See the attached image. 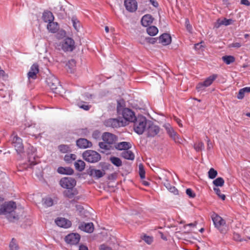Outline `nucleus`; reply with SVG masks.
I'll return each instance as SVG.
<instances>
[{"mask_svg":"<svg viewBox=\"0 0 250 250\" xmlns=\"http://www.w3.org/2000/svg\"><path fill=\"white\" fill-rule=\"evenodd\" d=\"M146 130L147 131L148 136L154 137L159 132L160 128L158 126L149 122Z\"/></svg>","mask_w":250,"mask_h":250,"instance_id":"nucleus-13","label":"nucleus"},{"mask_svg":"<svg viewBox=\"0 0 250 250\" xmlns=\"http://www.w3.org/2000/svg\"><path fill=\"white\" fill-rule=\"evenodd\" d=\"M207 148L208 149H210L212 147V145L211 143L210 142V140L207 137Z\"/></svg>","mask_w":250,"mask_h":250,"instance_id":"nucleus-62","label":"nucleus"},{"mask_svg":"<svg viewBox=\"0 0 250 250\" xmlns=\"http://www.w3.org/2000/svg\"><path fill=\"white\" fill-rule=\"evenodd\" d=\"M185 24L187 30L189 32H191L192 28L191 25L190 24L189 21L188 19H186Z\"/></svg>","mask_w":250,"mask_h":250,"instance_id":"nucleus-54","label":"nucleus"},{"mask_svg":"<svg viewBox=\"0 0 250 250\" xmlns=\"http://www.w3.org/2000/svg\"><path fill=\"white\" fill-rule=\"evenodd\" d=\"M67 67V70L68 72L74 73L76 69V62L74 60L72 59L68 61L66 64Z\"/></svg>","mask_w":250,"mask_h":250,"instance_id":"nucleus-30","label":"nucleus"},{"mask_svg":"<svg viewBox=\"0 0 250 250\" xmlns=\"http://www.w3.org/2000/svg\"><path fill=\"white\" fill-rule=\"evenodd\" d=\"M225 181L222 177H218L213 181V184L216 187H222Z\"/></svg>","mask_w":250,"mask_h":250,"instance_id":"nucleus-41","label":"nucleus"},{"mask_svg":"<svg viewBox=\"0 0 250 250\" xmlns=\"http://www.w3.org/2000/svg\"><path fill=\"white\" fill-rule=\"evenodd\" d=\"M59 150L62 153H67L70 151V147L69 146L65 145H62L59 146Z\"/></svg>","mask_w":250,"mask_h":250,"instance_id":"nucleus-45","label":"nucleus"},{"mask_svg":"<svg viewBox=\"0 0 250 250\" xmlns=\"http://www.w3.org/2000/svg\"><path fill=\"white\" fill-rule=\"evenodd\" d=\"M217 175V171L213 168H211L208 172V177L211 179H214Z\"/></svg>","mask_w":250,"mask_h":250,"instance_id":"nucleus-46","label":"nucleus"},{"mask_svg":"<svg viewBox=\"0 0 250 250\" xmlns=\"http://www.w3.org/2000/svg\"><path fill=\"white\" fill-rule=\"evenodd\" d=\"M147 43L153 44L156 42V39L151 37H147Z\"/></svg>","mask_w":250,"mask_h":250,"instance_id":"nucleus-59","label":"nucleus"},{"mask_svg":"<svg viewBox=\"0 0 250 250\" xmlns=\"http://www.w3.org/2000/svg\"><path fill=\"white\" fill-rule=\"evenodd\" d=\"M104 125L107 127L115 128L125 126V123H124L123 119L121 118H110L105 120Z\"/></svg>","mask_w":250,"mask_h":250,"instance_id":"nucleus-9","label":"nucleus"},{"mask_svg":"<svg viewBox=\"0 0 250 250\" xmlns=\"http://www.w3.org/2000/svg\"><path fill=\"white\" fill-rule=\"evenodd\" d=\"M122 115L125 122L124 123L126 124V122H133L137 117L135 116L134 113L130 109L125 108L123 109L122 112Z\"/></svg>","mask_w":250,"mask_h":250,"instance_id":"nucleus-12","label":"nucleus"},{"mask_svg":"<svg viewBox=\"0 0 250 250\" xmlns=\"http://www.w3.org/2000/svg\"><path fill=\"white\" fill-rule=\"evenodd\" d=\"M218 22L219 25H224L225 26H228L231 24L233 23V21L231 19H227L226 18H224L221 21H218Z\"/></svg>","mask_w":250,"mask_h":250,"instance_id":"nucleus-42","label":"nucleus"},{"mask_svg":"<svg viewBox=\"0 0 250 250\" xmlns=\"http://www.w3.org/2000/svg\"><path fill=\"white\" fill-rule=\"evenodd\" d=\"M211 218L215 227L218 229L221 233H225L228 230V227L226 221L221 216L216 213H213Z\"/></svg>","mask_w":250,"mask_h":250,"instance_id":"nucleus-3","label":"nucleus"},{"mask_svg":"<svg viewBox=\"0 0 250 250\" xmlns=\"http://www.w3.org/2000/svg\"><path fill=\"white\" fill-rule=\"evenodd\" d=\"M11 140L18 154L22 153L24 151V147L21 139L17 135L13 134L11 137Z\"/></svg>","mask_w":250,"mask_h":250,"instance_id":"nucleus-7","label":"nucleus"},{"mask_svg":"<svg viewBox=\"0 0 250 250\" xmlns=\"http://www.w3.org/2000/svg\"><path fill=\"white\" fill-rule=\"evenodd\" d=\"M55 223L57 226L63 228H68L71 225V223L68 220L64 218H58L55 220Z\"/></svg>","mask_w":250,"mask_h":250,"instance_id":"nucleus-18","label":"nucleus"},{"mask_svg":"<svg viewBox=\"0 0 250 250\" xmlns=\"http://www.w3.org/2000/svg\"><path fill=\"white\" fill-rule=\"evenodd\" d=\"M9 248L10 250H19L18 245L14 238L12 239L9 244Z\"/></svg>","mask_w":250,"mask_h":250,"instance_id":"nucleus-43","label":"nucleus"},{"mask_svg":"<svg viewBox=\"0 0 250 250\" xmlns=\"http://www.w3.org/2000/svg\"><path fill=\"white\" fill-rule=\"evenodd\" d=\"M159 42L164 45L170 44L171 42V38L169 34L164 33L159 38Z\"/></svg>","mask_w":250,"mask_h":250,"instance_id":"nucleus-22","label":"nucleus"},{"mask_svg":"<svg viewBox=\"0 0 250 250\" xmlns=\"http://www.w3.org/2000/svg\"><path fill=\"white\" fill-rule=\"evenodd\" d=\"M174 119V120L176 122V123L178 124V125L180 127L183 126V125L182 124V121L180 119H178V118H177L176 117H175Z\"/></svg>","mask_w":250,"mask_h":250,"instance_id":"nucleus-63","label":"nucleus"},{"mask_svg":"<svg viewBox=\"0 0 250 250\" xmlns=\"http://www.w3.org/2000/svg\"><path fill=\"white\" fill-rule=\"evenodd\" d=\"M60 45L62 49L64 52H71L75 48L74 41L69 37L64 39L61 42Z\"/></svg>","mask_w":250,"mask_h":250,"instance_id":"nucleus-6","label":"nucleus"},{"mask_svg":"<svg viewBox=\"0 0 250 250\" xmlns=\"http://www.w3.org/2000/svg\"><path fill=\"white\" fill-rule=\"evenodd\" d=\"M42 19L45 22L53 21L54 19L53 14L50 11H45L43 13Z\"/></svg>","mask_w":250,"mask_h":250,"instance_id":"nucleus-27","label":"nucleus"},{"mask_svg":"<svg viewBox=\"0 0 250 250\" xmlns=\"http://www.w3.org/2000/svg\"><path fill=\"white\" fill-rule=\"evenodd\" d=\"M27 131L30 132V135L35 136L36 137H37L36 133H39L38 134H40L38 126H36V125L29 126L27 128Z\"/></svg>","mask_w":250,"mask_h":250,"instance_id":"nucleus-32","label":"nucleus"},{"mask_svg":"<svg viewBox=\"0 0 250 250\" xmlns=\"http://www.w3.org/2000/svg\"><path fill=\"white\" fill-rule=\"evenodd\" d=\"M74 166L75 167V168L79 171H82L84 170L85 168V163L81 160H78L76 162H75L74 164Z\"/></svg>","mask_w":250,"mask_h":250,"instance_id":"nucleus-33","label":"nucleus"},{"mask_svg":"<svg viewBox=\"0 0 250 250\" xmlns=\"http://www.w3.org/2000/svg\"><path fill=\"white\" fill-rule=\"evenodd\" d=\"M124 4L126 9L130 12H135L138 7L137 2L136 0H125Z\"/></svg>","mask_w":250,"mask_h":250,"instance_id":"nucleus-15","label":"nucleus"},{"mask_svg":"<svg viewBox=\"0 0 250 250\" xmlns=\"http://www.w3.org/2000/svg\"><path fill=\"white\" fill-rule=\"evenodd\" d=\"M222 60L227 64L229 65L235 62V58L230 55H226L223 56L222 58Z\"/></svg>","mask_w":250,"mask_h":250,"instance_id":"nucleus-35","label":"nucleus"},{"mask_svg":"<svg viewBox=\"0 0 250 250\" xmlns=\"http://www.w3.org/2000/svg\"><path fill=\"white\" fill-rule=\"evenodd\" d=\"M115 147L118 150L125 151L129 149L131 147V145L129 142H122L116 144Z\"/></svg>","mask_w":250,"mask_h":250,"instance_id":"nucleus-24","label":"nucleus"},{"mask_svg":"<svg viewBox=\"0 0 250 250\" xmlns=\"http://www.w3.org/2000/svg\"><path fill=\"white\" fill-rule=\"evenodd\" d=\"M99 250H112L110 247H108V246H107L105 244L101 245L100 247Z\"/></svg>","mask_w":250,"mask_h":250,"instance_id":"nucleus-57","label":"nucleus"},{"mask_svg":"<svg viewBox=\"0 0 250 250\" xmlns=\"http://www.w3.org/2000/svg\"><path fill=\"white\" fill-rule=\"evenodd\" d=\"M77 158L76 155L74 154H68L65 155L64 160L67 163H71Z\"/></svg>","mask_w":250,"mask_h":250,"instance_id":"nucleus-38","label":"nucleus"},{"mask_svg":"<svg viewBox=\"0 0 250 250\" xmlns=\"http://www.w3.org/2000/svg\"><path fill=\"white\" fill-rule=\"evenodd\" d=\"M139 175L141 179L145 178V171L143 165L140 164L139 166Z\"/></svg>","mask_w":250,"mask_h":250,"instance_id":"nucleus-50","label":"nucleus"},{"mask_svg":"<svg viewBox=\"0 0 250 250\" xmlns=\"http://www.w3.org/2000/svg\"><path fill=\"white\" fill-rule=\"evenodd\" d=\"M47 28L49 32L56 33L59 30V26L57 22L53 21L48 23Z\"/></svg>","mask_w":250,"mask_h":250,"instance_id":"nucleus-26","label":"nucleus"},{"mask_svg":"<svg viewBox=\"0 0 250 250\" xmlns=\"http://www.w3.org/2000/svg\"><path fill=\"white\" fill-rule=\"evenodd\" d=\"M142 239L148 245L151 244L152 243L153 240L152 237L146 235V234L144 235L142 237Z\"/></svg>","mask_w":250,"mask_h":250,"instance_id":"nucleus-48","label":"nucleus"},{"mask_svg":"<svg viewBox=\"0 0 250 250\" xmlns=\"http://www.w3.org/2000/svg\"><path fill=\"white\" fill-rule=\"evenodd\" d=\"M71 21L74 28L76 31H79L81 28V24L80 21L75 17H72Z\"/></svg>","mask_w":250,"mask_h":250,"instance_id":"nucleus-40","label":"nucleus"},{"mask_svg":"<svg viewBox=\"0 0 250 250\" xmlns=\"http://www.w3.org/2000/svg\"><path fill=\"white\" fill-rule=\"evenodd\" d=\"M79 228L81 230L88 233H91L94 230V226L92 223H82L80 225Z\"/></svg>","mask_w":250,"mask_h":250,"instance_id":"nucleus-23","label":"nucleus"},{"mask_svg":"<svg viewBox=\"0 0 250 250\" xmlns=\"http://www.w3.org/2000/svg\"><path fill=\"white\" fill-rule=\"evenodd\" d=\"M80 240V235L78 233H71L67 235L65 238V242L70 245L78 244Z\"/></svg>","mask_w":250,"mask_h":250,"instance_id":"nucleus-14","label":"nucleus"},{"mask_svg":"<svg viewBox=\"0 0 250 250\" xmlns=\"http://www.w3.org/2000/svg\"><path fill=\"white\" fill-rule=\"evenodd\" d=\"M147 37L144 36H141L139 39V42L142 44H145L147 43Z\"/></svg>","mask_w":250,"mask_h":250,"instance_id":"nucleus-56","label":"nucleus"},{"mask_svg":"<svg viewBox=\"0 0 250 250\" xmlns=\"http://www.w3.org/2000/svg\"><path fill=\"white\" fill-rule=\"evenodd\" d=\"M99 146L100 148L105 150H110L111 148V145L104 141V142L99 143Z\"/></svg>","mask_w":250,"mask_h":250,"instance_id":"nucleus-44","label":"nucleus"},{"mask_svg":"<svg viewBox=\"0 0 250 250\" xmlns=\"http://www.w3.org/2000/svg\"><path fill=\"white\" fill-rule=\"evenodd\" d=\"M146 31L148 35L154 36L158 33V29L155 26H150L147 28Z\"/></svg>","mask_w":250,"mask_h":250,"instance_id":"nucleus-36","label":"nucleus"},{"mask_svg":"<svg viewBox=\"0 0 250 250\" xmlns=\"http://www.w3.org/2000/svg\"><path fill=\"white\" fill-rule=\"evenodd\" d=\"M186 193L190 198H194L196 196L195 192L191 188L186 189Z\"/></svg>","mask_w":250,"mask_h":250,"instance_id":"nucleus-52","label":"nucleus"},{"mask_svg":"<svg viewBox=\"0 0 250 250\" xmlns=\"http://www.w3.org/2000/svg\"><path fill=\"white\" fill-rule=\"evenodd\" d=\"M102 139L104 142L110 145L114 144L117 140L115 135L109 132H104L102 135Z\"/></svg>","mask_w":250,"mask_h":250,"instance_id":"nucleus-17","label":"nucleus"},{"mask_svg":"<svg viewBox=\"0 0 250 250\" xmlns=\"http://www.w3.org/2000/svg\"><path fill=\"white\" fill-rule=\"evenodd\" d=\"M134 131L138 134H142L146 129L149 122L146 118L142 115L138 116L133 122Z\"/></svg>","mask_w":250,"mask_h":250,"instance_id":"nucleus-2","label":"nucleus"},{"mask_svg":"<svg viewBox=\"0 0 250 250\" xmlns=\"http://www.w3.org/2000/svg\"><path fill=\"white\" fill-rule=\"evenodd\" d=\"M83 157L85 161L91 163L98 162L101 159V155L95 151L87 150L83 153Z\"/></svg>","mask_w":250,"mask_h":250,"instance_id":"nucleus-4","label":"nucleus"},{"mask_svg":"<svg viewBox=\"0 0 250 250\" xmlns=\"http://www.w3.org/2000/svg\"><path fill=\"white\" fill-rule=\"evenodd\" d=\"M58 202V198L56 197H54L53 198L50 197H46L42 199L43 205L45 207H50Z\"/></svg>","mask_w":250,"mask_h":250,"instance_id":"nucleus-21","label":"nucleus"},{"mask_svg":"<svg viewBox=\"0 0 250 250\" xmlns=\"http://www.w3.org/2000/svg\"><path fill=\"white\" fill-rule=\"evenodd\" d=\"M48 86L50 88L55 90L57 89L58 86L59 85V80L54 76H51L47 80Z\"/></svg>","mask_w":250,"mask_h":250,"instance_id":"nucleus-20","label":"nucleus"},{"mask_svg":"<svg viewBox=\"0 0 250 250\" xmlns=\"http://www.w3.org/2000/svg\"><path fill=\"white\" fill-rule=\"evenodd\" d=\"M16 208V204L14 202H4L0 209V215H4L9 221H13L18 219V215L15 212Z\"/></svg>","mask_w":250,"mask_h":250,"instance_id":"nucleus-1","label":"nucleus"},{"mask_svg":"<svg viewBox=\"0 0 250 250\" xmlns=\"http://www.w3.org/2000/svg\"><path fill=\"white\" fill-rule=\"evenodd\" d=\"M77 105L80 108H82L85 111H88L90 109L91 106L86 104L84 102H80L77 103Z\"/></svg>","mask_w":250,"mask_h":250,"instance_id":"nucleus-37","label":"nucleus"},{"mask_svg":"<svg viewBox=\"0 0 250 250\" xmlns=\"http://www.w3.org/2000/svg\"><path fill=\"white\" fill-rule=\"evenodd\" d=\"M213 190L215 192L216 194L222 200H225L226 198V196L224 194H222L221 193V191L220 189L218 188H214Z\"/></svg>","mask_w":250,"mask_h":250,"instance_id":"nucleus-49","label":"nucleus"},{"mask_svg":"<svg viewBox=\"0 0 250 250\" xmlns=\"http://www.w3.org/2000/svg\"><path fill=\"white\" fill-rule=\"evenodd\" d=\"M83 96H84V99L85 100H88L91 99L92 98V95L91 94H90L88 93L85 94Z\"/></svg>","mask_w":250,"mask_h":250,"instance_id":"nucleus-64","label":"nucleus"},{"mask_svg":"<svg viewBox=\"0 0 250 250\" xmlns=\"http://www.w3.org/2000/svg\"><path fill=\"white\" fill-rule=\"evenodd\" d=\"M153 20V19L150 15H145L141 19L142 24L145 27L149 26L152 23Z\"/></svg>","mask_w":250,"mask_h":250,"instance_id":"nucleus-25","label":"nucleus"},{"mask_svg":"<svg viewBox=\"0 0 250 250\" xmlns=\"http://www.w3.org/2000/svg\"><path fill=\"white\" fill-rule=\"evenodd\" d=\"M163 127L165 129L169 137L176 143L180 144L182 142V139L175 131L173 127L168 123L165 124Z\"/></svg>","mask_w":250,"mask_h":250,"instance_id":"nucleus-5","label":"nucleus"},{"mask_svg":"<svg viewBox=\"0 0 250 250\" xmlns=\"http://www.w3.org/2000/svg\"><path fill=\"white\" fill-rule=\"evenodd\" d=\"M240 3L241 4H243L246 6L250 5V2H249V1L248 0H241L240 1Z\"/></svg>","mask_w":250,"mask_h":250,"instance_id":"nucleus-61","label":"nucleus"},{"mask_svg":"<svg viewBox=\"0 0 250 250\" xmlns=\"http://www.w3.org/2000/svg\"><path fill=\"white\" fill-rule=\"evenodd\" d=\"M217 78V75L213 74L208 77L203 82L199 83L196 86L198 92L204 91L206 87L210 86Z\"/></svg>","mask_w":250,"mask_h":250,"instance_id":"nucleus-8","label":"nucleus"},{"mask_svg":"<svg viewBox=\"0 0 250 250\" xmlns=\"http://www.w3.org/2000/svg\"><path fill=\"white\" fill-rule=\"evenodd\" d=\"M59 173L62 174L71 175L73 173V170L70 167H59L57 169Z\"/></svg>","mask_w":250,"mask_h":250,"instance_id":"nucleus-28","label":"nucleus"},{"mask_svg":"<svg viewBox=\"0 0 250 250\" xmlns=\"http://www.w3.org/2000/svg\"><path fill=\"white\" fill-rule=\"evenodd\" d=\"M194 149L197 151H200L204 148V145L202 142L196 143L194 145Z\"/></svg>","mask_w":250,"mask_h":250,"instance_id":"nucleus-47","label":"nucleus"},{"mask_svg":"<svg viewBox=\"0 0 250 250\" xmlns=\"http://www.w3.org/2000/svg\"><path fill=\"white\" fill-rule=\"evenodd\" d=\"M39 72V66L37 64H33L30 67L27 73V77L29 81L35 80L37 78V75Z\"/></svg>","mask_w":250,"mask_h":250,"instance_id":"nucleus-16","label":"nucleus"},{"mask_svg":"<svg viewBox=\"0 0 250 250\" xmlns=\"http://www.w3.org/2000/svg\"><path fill=\"white\" fill-rule=\"evenodd\" d=\"M111 163L117 167H120L122 166V162L121 159L118 157H111L110 158Z\"/></svg>","mask_w":250,"mask_h":250,"instance_id":"nucleus-39","label":"nucleus"},{"mask_svg":"<svg viewBox=\"0 0 250 250\" xmlns=\"http://www.w3.org/2000/svg\"><path fill=\"white\" fill-rule=\"evenodd\" d=\"M231 47L239 48L241 46V44L239 42H234L230 45Z\"/></svg>","mask_w":250,"mask_h":250,"instance_id":"nucleus-60","label":"nucleus"},{"mask_svg":"<svg viewBox=\"0 0 250 250\" xmlns=\"http://www.w3.org/2000/svg\"><path fill=\"white\" fill-rule=\"evenodd\" d=\"M233 238L234 240L237 241H241L242 240L241 236L238 233H234Z\"/></svg>","mask_w":250,"mask_h":250,"instance_id":"nucleus-55","label":"nucleus"},{"mask_svg":"<svg viewBox=\"0 0 250 250\" xmlns=\"http://www.w3.org/2000/svg\"><path fill=\"white\" fill-rule=\"evenodd\" d=\"M27 154L29 162L32 165H35L37 163V149L33 146H29L27 148Z\"/></svg>","mask_w":250,"mask_h":250,"instance_id":"nucleus-11","label":"nucleus"},{"mask_svg":"<svg viewBox=\"0 0 250 250\" xmlns=\"http://www.w3.org/2000/svg\"><path fill=\"white\" fill-rule=\"evenodd\" d=\"M78 194V190L77 189L74 188H73L68 189L63 192L64 195L68 198H72L74 196Z\"/></svg>","mask_w":250,"mask_h":250,"instance_id":"nucleus-29","label":"nucleus"},{"mask_svg":"<svg viewBox=\"0 0 250 250\" xmlns=\"http://www.w3.org/2000/svg\"><path fill=\"white\" fill-rule=\"evenodd\" d=\"M94 175L97 178H100L103 176L104 173L101 170H95L94 171Z\"/></svg>","mask_w":250,"mask_h":250,"instance_id":"nucleus-53","label":"nucleus"},{"mask_svg":"<svg viewBox=\"0 0 250 250\" xmlns=\"http://www.w3.org/2000/svg\"><path fill=\"white\" fill-rule=\"evenodd\" d=\"M60 184L62 188L69 189L74 188L76 182L74 179L71 177H64L60 180Z\"/></svg>","mask_w":250,"mask_h":250,"instance_id":"nucleus-10","label":"nucleus"},{"mask_svg":"<svg viewBox=\"0 0 250 250\" xmlns=\"http://www.w3.org/2000/svg\"><path fill=\"white\" fill-rule=\"evenodd\" d=\"M245 93H246V92L245 91L244 88L240 89L239 90V91L238 92V94L237 96V99H238L239 100H241V99H243L245 96Z\"/></svg>","mask_w":250,"mask_h":250,"instance_id":"nucleus-51","label":"nucleus"},{"mask_svg":"<svg viewBox=\"0 0 250 250\" xmlns=\"http://www.w3.org/2000/svg\"><path fill=\"white\" fill-rule=\"evenodd\" d=\"M122 157L127 160H133L134 159V155L133 153L130 151L126 150L124 151L121 154Z\"/></svg>","mask_w":250,"mask_h":250,"instance_id":"nucleus-31","label":"nucleus"},{"mask_svg":"<svg viewBox=\"0 0 250 250\" xmlns=\"http://www.w3.org/2000/svg\"><path fill=\"white\" fill-rule=\"evenodd\" d=\"M77 146L80 148H86L92 146L91 142L86 139L80 138L76 141Z\"/></svg>","mask_w":250,"mask_h":250,"instance_id":"nucleus-19","label":"nucleus"},{"mask_svg":"<svg viewBox=\"0 0 250 250\" xmlns=\"http://www.w3.org/2000/svg\"><path fill=\"white\" fill-rule=\"evenodd\" d=\"M164 185L171 192H172L175 194L178 193V190L174 187L171 186L167 179H166V182L164 183Z\"/></svg>","mask_w":250,"mask_h":250,"instance_id":"nucleus-34","label":"nucleus"},{"mask_svg":"<svg viewBox=\"0 0 250 250\" xmlns=\"http://www.w3.org/2000/svg\"><path fill=\"white\" fill-rule=\"evenodd\" d=\"M203 42L196 43L194 45V48L196 50H200L202 49L204 46L202 45Z\"/></svg>","mask_w":250,"mask_h":250,"instance_id":"nucleus-58","label":"nucleus"}]
</instances>
